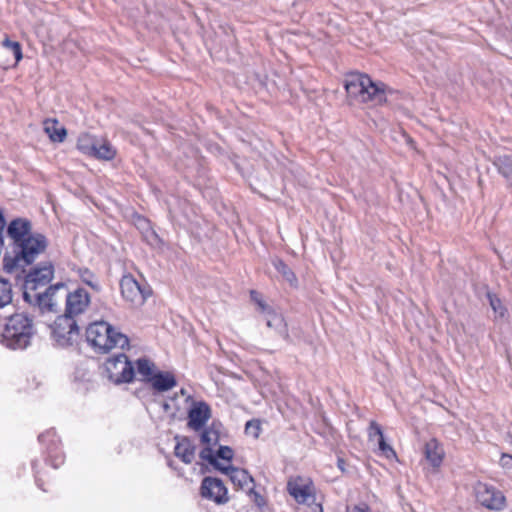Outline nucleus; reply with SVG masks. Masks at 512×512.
Instances as JSON below:
<instances>
[{
	"label": "nucleus",
	"mask_w": 512,
	"mask_h": 512,
	"mask_svg": "<svg viewBox=\"0 0 512 512\" xmlns=\"http://www.w3.org/2000/svg\"><path fill=\"white\" fill-rule=\"evenodd\" d=\"M88 343L98 352L107 353L114 348H125L128 338L105 321L91 323L86 329Z\"/></svg>",
	"instance_id": "obj_1"
},
{
	"label": "nucleus",
	"mask_w": 512,
	"mask_h": 512,
	"mask_svg": "<svg viewBox=\"0 0 512 512\" xmlns=\"http://www.w3.org/2000/svg\"><path fill=\"white\" fill-rule=\"evenodd\" d=\"M34 334L33 321L24 313L9 317L0 335V342L9 349H25Z\"/></svg>",
	"instance_id": "obj_2"
},
{
	"label": "nucleus",
	"mask_w": 512,
	"mask_h": 512,
	"mask_svg": "<svg viewBox=\"0 0 512 512\" xmlns=\"http://www.w3.org/2000/svg\"><path fill=\"white\" fill-rule=\"evenodd\" d=\"M348 95L359 102L381 104L386 101V86L382 82H373L367 75H352L346 80Z\"/></svg>",
	"instance_id": "obj_3"
},
{
	"label": "nucleus",
	"mask_w": 512,
	"mask_h": 512,
	"mask_svg": "<svg viewBox=\"0 0 512 512\" xmlns=\"http://www.w3.org/2000/svg\"><path fill=\"white\" fill-rule=\"evenodd\" d=\"M16 247L19 251L15 256L5 255L3 259L4 268L8 272H12L17 267L31 264L39 254L45 251L47 240L42 234L36 233Z\"/></svg>",
	"instance_id": "obj_4"
},
{
	"label": "nucleus",
	"mask_w": 512,
	"mask_h": 512,
	"mask_svg": "<svg viewBox=\"0 0 512 512\" xmlns=\"http://www.w3.org/2000/svg\"><path fill=\"white\" fill-rule=\"evenodd\" d=\"M53 339L60 346L72 345L79 336V329L73 317L68 314L57 317L51 326Z\"/></svg>",
	"instance_id": "obj_5"
},
{
	"label": "nucleus",
	"mask_w": 512,
	"mask_h": 512,
	"mask_svg": "<svg viewBox=\"0 0 512 512\" xmlns=\"http://www.w3.org/2000/svg\"><path fill=\"white\" fill-rule=\"evenodd\" d=\"M105 368L108 378L115 384L130 382L135 376L134 366L124 354L110 358L106 362Z\"/></svg>",
	"instance_id": "obj_6"
},
{
	"label": "nucleus",
	"mask_w": 512,
	"mask_h": 512,
	"mask_svg": "<svg viewBox=\"0 0 512 512\" xmlns=\"http://www.w3.org/2000/svg\"><path fill=\"white\" fill-rule=\"evenodd\" d=\"M200 456L202 459L207 460L209 463L214 465L223 473L227 474L235 486H238L241 489L252 491L253 478L249 475V473L246 470L235 468L230 465L222 466L221 464H217L215 458L212 455L211 449L202 450Z\"/></svg>",
	"instance_id": "obj_7"
},
{
	"label": "nucleus",
	"mask_w": 512,
	"mask_h": 512,
	"mask_svg": "<svg viewBox=\"0 0 512 512\" xmlns=\"http://www.w3.org/2000/svg\"><path fill=\"white\" fill-rule=\"evenodd\" d=\"M62 295H59L58 300H64L66 304V314L71 317L83 313L90 304V296L83 288L75 289L73 292H68L67 288L62 290Z\"/></svg>",
	"instance_id": "obj_8"
},
{
	"label": "nucleus",
	"mask_w": 512,
	"mask_h": 512,
	"mask_svg": "<svg viewBox=\"0 0 512 512\" xmlns=\"http://www.w3.org/2000/svg\"><path fill=\"white\" fill-rule=\"evenodd\" d=\"M123 298L133 306L142 305L149 295V290L141 287L131 275H124L120 281Z\"/></svg>",
	"instance_id": "obj_9"
},
{
	"label": "nucleus",
	"mask_w": 512,
	"mask_h": 512,
	"mask_svg": "<svg viewBox=\"0 0 512 512\" xmlns=\"http://www.w3.org/2000/svg\"><path fill=\"white\" fill-rule=\"evenodd\" d=\"M477 501L488 509L501 510L505 506V497L502 492L484 483L475 486Z\"/></svg>",
	"instance_id": "obj_10"
},
{
	"label": "nucleus",
	"mask_w": 512,
	"mask_h": 512,
	"mask_svg": "<svg viewBox=\"0 0 512 512\" xmlns=\"http://www.w3.org/2000/svg\"><path fill=\"white\" fill-rule=\"evenodd\" d=\"M53 278V267L51 264H45L40 267L34 268L25 279V292L24 297H30L28 291H36L40 287L47 285Z\"/></svg>",
	"instance_id": "obj_11"
},
{
	"label": "nucleus",
	"mask_w": 512,
	"mask_h": 512,
	"mask_svg": "<svg viewBox=\"0 0 512 512\" xmlns=\"http://www.w3.org/2000/svg\"><path fill=\"white\" fill-rule=\"evenodd\" d=\"M288 491L298 503L314 501L315 488L310 479L297 477L288 482Z\"/></svg>",
	"instance_id": "obj_12"
},
{
	"label": "nucleus",
	"mask_w": 512,
	"mask_h": 512,
	"mask_svg": "<svg viewBox=\"0 0 512 512\" xmlns=\"http://www.w3.org/2000/svg\"><path fill=\"white\" fill-rule=\"evenodd\" d=\"M202 497L212 500L217 504L228 501L227 488L220 479L205 477L201 484Z\"/></svg>",
	"instance_id": "obj_13"
},
{
	"label": "nucleus",
	"mask_w": 512,
	"mask_h": 512,
	"mask_svg": "<svg viewBox=\"0 0 512 512\" xmlns=\"http://www.w3.org/2000/svg\"><path fill=\"white\" fill-rule=\"evenodd\" d=\"M64 284H57L50 286L44 293H38L37 303L42 311L56 312L58 311L64 300H58L59 295H62V290H65Z\"/></svg>",
	"instance_id": "obj_14"
},
{
	"label": "nucleus",
	"mask_w": 512,
	"mask_h": 512,
	"mask_svg": "<svg viewBox=\"0 0 512 512\" xmlns=\"http://www.w3.org/2000/svg\"><path fill=\"white\" fill-rule=\"evenodd\" d=\"M7 235L18 246L28 237L32 236L31 223L22 218L15 219L10 222L7 228Z\"/></svg>",
	"instance_id": "obj_15"
},
{
	"label": "nucleus",
	"mask_w": 512,
	"mask_h": 512,
	"mask_svg": "<svg viewBox=\"0 0 512 512\" xmlns=\"http://www.w3.org/2000/svg\"><path fill=\"white\" fill-rule=\"evenodd\" d=\"M252 299L259 305L262 312L266 315V323L268 327L275 328L280 333L287 335L286 325L283 317L271 310L260 298L257 292H251Z\"/></svg>",
	"instance_id": "obj_16"
},
{
	"label": "nucleus",
	"mask_w": 512,
	"mask_h": 512,
	"mask_svg": "<svg viewBox=\"0 0 512 512\" xmlns=\"http://www.w3.org/2000/svg\"><path fill=\"white\" fill-rule=\"evenodd\" d=\"M211 416V410L205 402H197L188 414V425L194 430L202 428Z\"/></svg>",
	"instance_id": "obj_17"
},
{
	"label": "nucleus",
	"mask_w": 512,
	"mask_h": 512,
	"mask_svg": "<svg viewBox=\"0 0 512 512\" xmlns=\"http://www.w3.org/2000/svg\"><path fill=\"white\" fill-rule=\"evenodd\" d=\"M148 383L156 392H166L177 385L174 374L163 371H157L152 377H150Z\"/></svg>",
	"instance_id": "obj_18"
},
{
	"label": "nucleus",
	"mask_w": 512,
	"mask_h": 512,
	"mask_svg": "<svg viewBox=\"0 0 512 512\" xmlns=\"http://www.w3.org/2000/svg\"><path fill=\"white\" fill-rule=\"evenodd\" d=\"M444 449L436 439H430L424 447L426 460L434 467L438 468L443 462Z\"/></svg>",
	"instance_id": "obj_19"
},
{
	"label": "nucleus",
	"mask_w": 512,
	"mask_h": 512,
	"mask_svg": "<svg viewBox=\"0 0 512 512\" xmlns=\"http://www.w3.org/2000/svg\"><path fill=\"white\" fill-rule=\"evenodd\" d=\"M177 443L175 446V455L180 458L184 463L190 464L195 457V447L191 441L186 438H176Z\"/></svg>",
	"instance_id": "obj_20"
},
{
	"label": "nucleus",
	"mask_w": 512,
	"mask_h": 512,
	"mask_svg": "<svg viewBox=\"0 0 512 512\" xmlns=\"http://www.w3.org/2000/svg\"><path fill=\"white\" fill-rule=\"evenodd\" d=\"M44 131L53 142H63L66 138V129L56 119H47L43 123Z\"/></svg>",
	"instance_id": "obj_21"
},
{
	"label": "nucleus",
	"mask_w": 512,
	"mask_h": 512,
	"mask_svg": "<svg viewBox=\"0 0 512 512\" xmlns=\"http://www.w3.org/2000/svg\"><path fill=\"white\" fill-rule=\"evenodd\" d=\"M494 164L500 174H502L509 182L512 188V154H504L496 157Z\"/></svg>",
	"instance_id": "obj_22"
},
{
	"label": "nucleus",
	"mask_w": 512,
	"mask_h": 512,
	"mask_svg": "<svg viewBox=\"0 0 512 512\" xmlns=\"http://www.w3.org/2000/svg\"><path fill=\"white\" fill-rule=\"evenodd\" d=\"M116 155V149L105 139L98 140L92 156L101 160H112Z\"/></svg>",
	"instance_id": "obj_23"
},
{
	"label": "nucleus",
	"mask_w": 512,
	"mask_h": 512,
	"mask_svg": "<svg viewBox=\"0 0 512 512\" xmlns=\"http://www.w3.org/2000/svg\"><path fill=\"white\" fill-rule=\"evenodd\" d=\"M136 365L137 374L140 375L142 380L146 382H148L150 377H152L158 371L155 364L147 358L138 359L136 361Z\"/></svg>",
	"instance_id": "obj_24"
},
{
	"label": "nucleus",
	"mask_w": 512,
	"mask_h": 512,
	"mask_svg": "<svg viewBox=\"0 0 512 512\" xmlns=\"http://www.w3.org/2000/svg\"><path fill=\"white\" fill-rule=\"evenodd\" d=\"M98 139L94 136L83 133L78 137L77 148L84 154L92 156Z\"/></svg>",
	"instance_id": "obj_25"
},
{
	"label": "nucleus",
	"mask_w": 512,
	"mask_h": 512,
	"mask_svg": "<svg viewBox=\"0 0 512 512\" xmlns=\"http://www.w3.org/2000/svg\"><path fill=\"white\" fill-rule=\"evenodd\" d=\"M12 302V286L4 279L0 278V309L5 308Z\"/></svg>",
	"instance_id": "obj_26"
},
{
	"label": "nucleus",
	"mask_w": 512,
	"mask_h": 512,
	"mask_svg": "<svg viewBox=\"0 0 512 512\" xmlns=\"http://www.w3.org/2000/svg\"><path fill=\"white\" fill-rule=\"evenodd\" d=\"M273 266L275 269L282 274L284 279L289 282L291 285H294L297 281L295 274L293 271L280 259L273 260Z\"/></svg>",
	"instance_id": "obj_27"
},
{
	"label": "nucleus",
	"mask_w": 512,
	"mask_h": 512,
	"mask_svg": "<svg viewBox=\"0 0 512 512\" xmlns=\"http://www.w3.org/2000/svg\"><path fill=\"white\" fill-rule=\"evenodd\" d=\"M79 277L81 280L89 285L93 290L99 291L100 285L95 277V275L89 271L88 269H81L79 270Z\"/></svg>",
	"instance_id": "obj_28"
},
{
	"label": "nucleus",
	"mask_w": 512,
	"mask_h": 512,
	"mask_svg": "<svg viewBox=\"0 0 512 512\" xmlns=\"http://www.w3.org/2000/svg\"><path fill=\"white\" fill-rule=\"evenodd\" d=\"M2 45L6 49H9L12 51V53L14 54L16 63H18L22 59V57H23L22 48H21V45L19 42L11 41L8 37H6L3 40Z\"/></svg>",
	"instance_id": "obj_29"
},
{
	"label": "nucleus",
	"mask_w": 512,
	"mask_h": 512,
	"mask_svg": "<svg viewBox=\"0 0 512 512\" xmlns=\"http://www.w3.org/2000/svg\"><path fill=\"white\" fill-rule=\"evenodd\" d=\"M201 441L208 445L207 449L212 450V446L216 445L218 442V433L213 429H207L202 433ZM204 450H206V448Z\"/></svg>",
	"instance_id": "obj_30"
},
{
	"label": "nucleus",
	"mask_w": 512,
	"mask_h": 512,
	"mask_svg": "<svg viewBox=\"0 0 512 512\" xmlns=\"http://www.w3.org/2000/svg\"><path fill=\"white\" fill-rule=\"evenodd\" d=\"M378 447L381 453L388 459L396 458L394 449L386 443L384 436L378 439Z\"/></svg>",
	"instance_id": "obj_31"
},
{
	"label": "nucleus",
	"mask_w": 512,
	"mask_h": 512,
	"mask_svg": "<svg viewBox=\"0 0 512 512\" xmlns=\"http://www.w3.org/2000/svg\"><path fill=\"white\" fill-rule=\"evenodd\" d=\"M213 457L215 458V461L217 464V458H220L225 461H230L233 457V450L228 446H220L219 449L216 452V455L212 452Z\"/></svg>",
	"instance_id": "obj_32"
},
{
	"label": "nucleus",
	"mask_w": 512,
	"mask_h": 512,
	"mask_svg": "<svg viewBox=\"0 0 512 512\" xmlns=\"http://www.w3.org/2000/svg\"><path fill=\"white\" fill-rule=\"evenodd\" d=\"M260 423L256 420L248 421L245 425V432L248 435L257 438L260 434Z\"/></svg>",
	"instance_id": "obj_33"
},
{
	"label": "nucleus",
	"mask_w": 512,
	"mask_h": 512,
	"mask_svg": "<svg viewBox=\"0 0 512 512\" xmlns=\"http://www.w3.org/2000/svg\"><path fill=\"white\" fill-rule=\"evenodd\" d=\"M489 300H490V306L493 309V311L496 314H498L500 317H503L505 315L506 309L502 305L501 300L496 297H493V296H489Z\"/></svg>",
	"instance_id": "obj_34"
},
{
	"label": "nucleus",
	"mask_w": 512,
	"mask_h": 512,
	"mask_svg": "<svg viewBox=\"0 0 512 512\" xmlns=\"http://www.w3.org/2000/svg\"><path fill=\"white\" fill-rule=\"evenodd\" d=\"M383 436L381 427L376 422H371L369 427V437L372 439L373 437L381 438Z\"/></svg>",
	"instance_id": "obj_35"
},
{
	"label": "nucleus",
	"mask_w": 512,
	"mask_h": 512,
	"mask_svg": "<svg viewBox=\"0 0 512 512\" xmlns=\"http://www.w3.org/2000/svg\"><path fill=\"white\" fill-rule=\"evenodd\" d=\"M346 512H366V511L359 506H353V507H347Z\"/></svg>",
	"instance_id": "obj_36"
},
{
	"label": "nucleus",
	"mask_w": 512,
	"mask_h": 512,
	"mask_svg": "<svg viewBox=\"0 0 512 512\" xmlns=\"http://www.w3.org/2000/svg\"><path fill=\"white\" fill-rule=\"evenodd\" d=\"M150 237L152 238V240L154 242L158 241V237H157V235L153 231L150 232Z\"/></svg>",
	"instance_id": "obj_37"
},
{
	"label": "nucleus",
	"mask_w": 512,
	"mask_h": 512,
	"mask_svg": "<svg viewBox=\"0 0 512 512\" xmlns=\"http://www.w3.org/2000/svg\"><path fill=\"white\" fill-rule=\"evenodd\" d=\"M163 409H164L165 411H168V410L170 409V405H169L168 403H166V402H165V403L163 404Z\"/></svg>",
	"instance_id": "obj_38"
},
{
	"label": "nucleus",
	"mask_w": 512,
	"mask_h": 512,
	"mask_svg": "<svg viewBox=\"0 0 512 512\" xmlns=\"http://www.w3.org/2000/svg\"><path fill=\"white\" fill-rule=\"evenodd\" d=\"M180 393H181L182 395H186V391H185V389H181Z\"/></svg>",
	"instance_id": "obj_39"
}]
</instances>
